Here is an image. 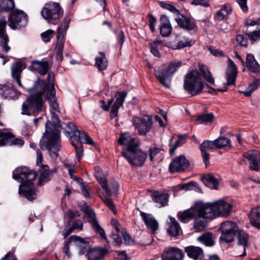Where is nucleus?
I'll return each mask as SVG.
<instances>
[{
	"label": "nucleus",
	"mask_w": 260,
	"mask_h": 260,
	"mask_svg": "<svg viewBox=\"0 0 260 260\" xmlns=\"http://www.w3.org/2000/svg\"><path fill=\"white\" fill-rule=\"evenodd\" d=\"M56 92L53 86L48 88L46 95V100L50 106V111L52 123L48 121L46 124V131L40 140V147L42 149H47L52 157H57L56 151L61 149V141L58 128H63L57 113H60L57 103Z\"/></svg>",
	"instance_id": "f257e3e1"
},
{
	"label": "nucleus",
	"mask_w": 260,
	"mask_h": 260,
	"mask_svg": "<svg viewBox=\"0 0 260 260\" xmlns=\"http://www.w3.org/2000/svg\"><path fill=\"white\" fill-rule=\"evenodd\" d=\"M118 143L124 146L122 150V156L132 166L141 167L143 165L147 154L139 148L136 140L128 133L121 135Z\"/></svg>",
	"instance_id": "f03ea898"
},
{
	"label": "nucleus",
	"mask_w": 260,
	"mask_h": 260,
	"mask_svg": "<svg viewBox=\"0 0 260 260\" xmlns=\"http://www.w3.org/2000/svg\"><path fill=\"white\" fill-rule=\"evenodd\" d=\"M37 173L26 167L16 168L13 173V178L20 182L19 194L29 201L37 197L32 181L36 178Z\"/></svg>",
	"instance_id": "7ed1b4c3"
},
{
	"label": "nucleus",
	"mask_w": 260,
	"mask_h": 260,
	"mask_svg": "<svg viewBox=\"0 0 260 260\" xmlns=\"http://www.w3.org/2000/svg\"><path fill=\"white\" fill-rule=\"evenodd\" d=\"M63 124L71 131L67 133L70 134L72 145L76 150L77 159L78 161H80L83 152L82 143L94 145V142L84 132L78 130L74 123L70 122Z\"/></svg>",
	"instance_id": "20e7f679"
},
{
	"label": "nucleus",
	"mask_w": 260,
	"mask_h": 260,
	"mask_svg": "<svg viewBox=\"0 0 260 260\" xmlns=\"http://www.w3.org/2000/svg\"><path fill=\"white\" fill-rule=\"evenodd\" d=\"M181 65L179 61L164 64L155 70V76L161 84L169 88L173 75Z\"/></svg>",
	"instance_id": "39448f33"
},
{
	"label": "nucleus",
	"mask_w": 260,
	"mask_h": 260,
	"mask_svg": "<svg viewBox=\"0 0 260 260\" xmlns=\"http://www.w3.org/2000/svg\"><path fill=\"white\" fill-rule=\"evenodd\" d=\"M183 87L184 89L192 96L198 95L202 92L204 84L198 70H193L185 75Z\"/></svg>",
	"instance_id": "423d86ee"
},
{
	"label": "nucleus",
	"mask_w": 260,
	"mask_h": 260,
	"mask_svg": "<svg viewBox=\"0 0 260 260\" xmlns=\"http://www.w3.org/2000/svg\"><path fill=\"white\" fill-rule=\"evenodd\" d=\"M42 92L31 95L23 103L21 114L22 115L37 116L43 109V101Z\"/></svg>",
	"instance_id": "0eeeda50"
},
{
	"label": "nucleus",
	"mask_w": 260,
	"mask_h": 260,
	"mask_svg": "<svg viewBox=\"0 0 260 260\" xmlns=\"http://www.w3.org/2000/svg\"><path fill=\"white\" fill-rule=\"evenodd\" d=\"M63 11L60 5L56 2L46 3L41 11L42 16L49 23L59 19L63 15Z\"/></svg>",
	"instance_id": "6e6552de"
},
{
	"label": "nucleus",
	"mask_w": 260,
	"mask_h": 260,
	"mask_svg": "<svg viewBox=\"0 0 260 260\" xmlns=\"http://www.w3.org/2000/svg\"><path fill=\"white\" fill-rule=\"evenodd\" d=\"M95 177L98 182L101 185L103 189L105 191V193H99V196L104 202V203L108 207V208L114 213H116V210L110 197L111 196V189L108 187L106 177L102 172L95 174Z\"/></svg>",
	"instance_id": "1a4fd4ad"
},
{
	"label": "nucleus",
	"mask_w": 260,
	"mask_h": 260,
	"mask_svg": "<svg viewBox=\"0 0 260 260\" xmlns=\"http://www.w3.org/2000/svg\"><path fill=\"white\" fill-rule=\"evenodd\" d=\"M221 235L220 240L224 243H231L235 239L236 233L238 231V227L235 222L227 220L223 222L219 228Z\"/></svg>",
	"instance_id": "9d476101"
},
{
	"label": "nucleus",
	"mask_w": 260,
	"mask_h": 260,
	"mask_svg": "<svg viewBox=\"0 0 260 260\" xmlns=\"http://www.w3.org/2000/svg\"><path fill=\"white\" fill-rule=\"evenodd\" d=\"M133 125L137 133L141 136H146L152 127V119L148 115L142 117H134L132 120Z\"/></svg>",
	"instance_id": "9b49d317"
},
{
	"label": "nucleus",
	"mask_w": 260,
	"mask_h": 260,
	"mask_svg": "<svg viewBox=\"0 0 260 260\" xmlns=\"http://www.w3.org/2000/svg\"><path fill=\"white\" fill-rule=\"evenodd\" d=\"M198 218L212 219L216 217L214 202L204 203L198 202L194 205Z\"/></svg>",
	"instance_id": "f8f14e48"
},
{
	"label": "nucleus",
	"mask_w": 260,
	"mask_h": 260,
	"mask_svg": "<svg viewBox=\"0 0 260 260\" xmlns=\"http://www.w3.org/2000/svg\"><path fill=\"white\" fill-rule=\"evenodd\" d=\"M27 16L23 11L15 10L9 17V26L13 29L24 27L27 23Z\"/></svg>",
	"instance_id": "ddd939ff"
},
{
	"label": "nucleus",
	"mask_w": 260,
	"mask_h": 260,
	"mask_svg": "<svg viewBox=\"0 0 260 260\" xmlns=\"http://www.w3.org/2000/svg\"><path fill=\"white\" fill-rule=\"evenodd\" d=\"M84 213L88 216V222L91 224L94 232L100 235L102 239L107 241L105 231L99 223L93 210L87 207L84 209Z\"/></svg>",
	"instance_id": "4468645a"
},
{
	"label": "nucleus",
	"mask_w": 260,
	"mask_h": 260,
	"mask_svg": "<svg viewBox=\"0 0 260 260\" xmlns=\"http://www.w3.org/2000/svg\"><path fill=\"white\" fill-rule=\"evenodd\" d=\"M242 156L247 159L249 168L252 170L257 171L260 169V151L251 150L243 153Z\"/></svg>",
	"instance_id": "2eb2a0df"
},
{
	"label": "nucleus",
	"mask_w": 260,
	"mask_h": 260,
	"mask_svg": "<svg viewBox=\"0 0 260 260\" xmlns=\"http://www.w3.org/2000/svg\"><path fill=\"white\" fill-rule=\"evenodd\" d=\"M189 163L186 157L180 155L176 157L170 164L169 171L172 173L180 172L186 169Z\"/></svg>",
	"instance_id": "dca6fc26"
},
{
	"label": "nucleus",
	"mask_w": 260,
	"mask_h": 260,
	"mask_svg": "<svg viewBox=\"0 0 260 260\" xmlns=\"http://www.w3.org/2000/svg\"><path fill=\"white\" fill-rule=\"evenodd\" d=\"M24 141L16 138L14 135L11 133L0 130V146L4 145H17L22 146Z\"/></svg>",
	"instance_id": "f3484780"
},
{
	"label": "nucleus",
	"mask_w": 260,
	"mask_h": 260,
	"mask_svg": "<svg viewBox=\"0 0 260 260\" xmlns=\"http://www.w3.org/2000/svg\"><path fill=\"white\" fill-rule=\"evenodd\" d=\"M216 216L226 217L231 212L233 205L224 200H219L214 202Z\"/></svg>",
	"instance_id": "a211bd4d"
},
{
	"label": "nucleus",
	"mask_w": 260,
	"mask_h": 260,
	"mask_svg": "<svg viewBox=\"0 0 260 260\" xmlns=\"http://www.w3.org/2000/svg\"><path fill=\"white\" fill-rule=\"evenodd\" d=\"M89 240V238H83L76 235H72L64 242L63 251L65 253L66 255L68 257V258H70L71 256V254L69 251V244L70 243L74 242L76 244L86 245L88 244Z\"/></svg>",
	"instance_id": "6ab92c4d"
},
{
	"label": "nucleus",
	"mask_w": 260,
	"mask_h": 260,
	"mask_svg": "<svg viewBox=\"0 0 260 260\" xmlns=\"http://www.w3.org/2000/svg\"><path fill=\"white\" fill-rule=\"evenodd\" d=\"M140 215L148 230L154 234L158 229L159 224L157 220L151 214L140 212Z\"/></svg>",
	"instance_id": "aec40b11"
},
{
	"label": "nucleus",
	"mask_w": 260,
	"mask_h": 260,
	"mask_svg": "<svg viewBox=\"0 0 260 260\" xmlns=\"http://www.w3.org/2000/svg\"><path fill=\"white\" fill-rule=\"evenodd\" d=\"M7 22L5 18H0V39L2 40L0 43V49L5 53H7L10 49V47L8 45L9 38L5 32Z\"/></svg>",
	"instance_id": "412c9836"
},
{
	"label": "nucleus",
	"mask_w": 260,
	"mask_h": 260,
	"mask_svg": "<svg viewBox=\"0 0 260 260\" xmlns=\"http://www.w3.org/2000/svg\"><path fill=\"white\" fill-rule=\"evenodd\" d=\"M25 68L26 65L25 63L21 62H16L12 64L11 68L12 78L17 83L18 85L22 88H23V87L21 82L20 78L22 72Z\"/></svg>",
	"instance_id": "4be33fe9"
},
{
	"label": "nucleus",
	"mask_w": 260,
	"mask_h": 260,
	"mask_svg": "<svg viewBox=\"0 0 260 260\" xmlns=\"http://www.w3.org/2000/svg\"><path fill=\"white\" fill-rule=\"evenodd\" d=\"M183 253L181 250L170 247L164 250L161 255L162 260H182Z\"/></svg>",
	"instance_id": "5701e85b"
},
{
	"label": "nucleus",
	"mask_w": 260,
	"mask_h": 260,
	"mask_svg": "<svg viewBox=\"0 0 260 260\" xmlns=\"http://www.w3.org/2000/svg\"><path fill=\"white\" fill-rule=\"evenodd\" d=\"M227 63L226 71L227 85H231L235 83L237 75V68L234 61L230 58L228 59Z\"/></svg>",
	"instance_id": "b1692460"
},
{
	"label": "nucleus",
	"mask_w": 260,
	"mask_h": 260,
	"mask_svg": "<svg viewBox=\"0 0 260 260\" xmlns=\"http://www.w3.org/2000/svg\"><path fill=\"white\" fill-rule=\"evenodd\" d=\"M200 150L201 151V155L203 157L204 162L205 164L206 167H207L208 165H210V155L207 152L206 149L212 150L216 149V145L215 141H209V140H205L202 142V143L200 145Z\"/></svg>",
	"instance_id": "393cba45"
},
{
	"label": "nucleus",
	"mask_w": 260,
	"mask_h": 260,
	"mask_svg": "<svg viewBox=\"0 0 260 260\" xmlns=\"http://www.w3.org/2000/svg\"><path fill=\"white\" fill-rule=\"evenodd\" d=\"M56 170L57 169L56 168L50 170L48 165H42L39 169L40 175L39 179V184L42 185L50 180L53 175L56 172Z\"/></svg>",
	"instance_id": "a878e982"
},
{
	"label": "nucleus",
	"mask_w": 260,
	"mask_h": 260,
	"mask_svg": "<svg viewBox=\"0 0 260 260\" xmlns=\"http://www.w3.org/2000/svg\"><path fill=\"white\" fill-rule=\"evenodd\" d=\"M178 219L182 223H187L192 219L198 218V215L194 206L184 211H180L177 214Z\"/></svg>",
	"instance_id": "bb28decb"
},
{
	"label": "nucleus",
	"mask_w": 260,
	"mask_h": 260,
	"mask_svg": "<svg viewBox=\"0 0 260 260\" xmlns=\"http://www.w3.org/2000/svg\"><path fill=\"white\" fill-rule=\"evenodd\" d=\"M176 21L179 26L189 31L197 29V26L194 20L184 15H181L180 17L176 18Z\"/></svg>",
	"instance_id": "cd10ccee"
},
{
	"label": "nucleus",
	"mask_w": 260,
	"mask_h": 260,
	"mask_svg": "<svg viewBox=\"0 0 260 260\" xmlns=\"http://www.w3.org/2000/svg\"><path fill=\"white\" fill-rule=\"evenodd\" d=\"M30 68L32 70L36 71L41 75H45L47 74L49 69V63L45 59L41 61H33L31 62Z\"/></svg>",
	"instance_id": "c85d7f7f"
},
{
	"label": "nucleus",
	"mask_w": 260,
	"mask_h": 260,
	"mask_svg": "<svg viewBox=\"0 0 260 260\" xmlns=\"http://www.w3.org/2000/svg\"><path fill=\"white\" fill-rule=\"evenodd\" d=\"M83 222L80 219H74L69 228L64 229L62 232L63 238H66L72 232H79L83 230Z\"/></svg>",
	"instance_id": "c756f323"
},
{
	"label": "nucleus",
	"mask_w": 260,
	"mask_h": 260,
	"mask_svg": "<svg viewBox=\"0 0 260 260\" xmlns=\"http://www.w3.org/2000/svg\"><path fill=\"white\" fill-rule=\"evenodd\" d=\"M160 35L163 37H168L171 34L172 30V27L168 18L166 15H162L160 18Z\"/></svg>",
	"instance_id": "7c9ffc66"
},
{
	"label": "nucleus",
	"mask_w": 260,
	"mask_h": 260,
	"mask_svg": "<svg viewBox=\"0 0 260 260\" xmlns=\"http://www.w3.org/2000/svg\"><path fill=\"white\" fill-rule=\"evenodd\" d=\"M0 95L5 99L13 100L17 98L20 93L15 89L4 85L0 86Z\"/></svg>",
	"instance_id": "2f4dec72"
},
{
	"label": "nucleus",
	"mask_w": 260,
	"mask_h": 260,
	"mask_svg": "<svg viewBox=\"0 0 260 260\" xmlns=\"http://www.w3.org/2000/svg\"><path fill=\"white\" fill-rule=\"evenodd\" d=\"M169 197L168 193L160 191H154L151 196L152 201L157 204L159 207H164L168 204Z\"/></svg>",
	"instance_id": "473e14b6"
},
{
	"label": "nucleus",
	"mask_w": 260,
	"mask_h": 260,
	"mask_svg": "<svg viewBox=\"0 0 260 260\" xmlns=\"http://www.w3.org/2000/svg\"><path fill=\"white\" fill-rule=\"evenodd\" d=\"M237 240L239 247H242L243 252L240 254V256H243L246 255V248L248 247V241L249 239L248 235L244 231L239 230L237 231Z\"/></svg>",
	"instance_id": "72a5a7b5"
},
{
	"label": "nucleus",
	"mask_w": 260,
	"mask_h": 260,
	"mask_svg": "<svg viewBox=\"0 0 260 260\" xmlns=\"http://www.w3.org/2000/svg\"><path fill=\"white\" fill-rule=\"evenodd\" d=\"M246 64L247 68L250 72L260 75V66L253 55H247Z\"/></svg>",
	"instance_id": "f704fd0d"
},
{
	"label": "nucleus",
	"mask_w": 260,
	"mask_h": 260,
	"mask_svg": "<svg viewBox=\"0 0 260 260\" xmlns=\"http://www.w3.org/2000/svg\"><path fill=\"white\" fill-rule=\"evenodd\" d=\"M232 11L231 6L229 4H224L222 8L216 13L214 16V19L218 21L226 19L229 15L232 13Z\"/></svg>",
	"instance_id": "c9c22d12"
},
{
	"label": "nucleus",
	"mask_w": 260,
	"mask_h": 260,
	"mask_svg": "<svg viewBox=\"0 0 260 260\" xmlns=\"http://www.w3.org/2000/svg\"><path fill=\"white\" fill-rule=\"evenodd\" d=\"M249 218L251 225L260 229V206H258L251 209Z\"/></svg>",
	"instance_id": "e433bc0d"
},
{
	"label": "nucleus",
	"mask_w": 260,
	"mask_h": 260,
	"mask_svg": "<svg viewBox=\"0 0 260 260\" xmlns=\"http://www.w3.org/2000/svg\"><path fill=\"white\" fill-rule=\"evenodd\" d=\"M246 25L250 26L260 25V18L248 20L246 22ZM246 35L250 40L256 41L260 39V28L247 33Z\"/></svg>",
	"instance_id": "4c0bfd02"
},
{
	"label": "nucleus",
	"mask_w": 260,
	"mask_h": 260,
	"mask_svg": "<svg viewBox=\"0 0 260 260\" xmlns=\"http://www.w3.org/2000/svg\"><path fill=\"white\" fill-rule=\"evenodd\" d=\"M167 231L169 235L173 237H176L182 233V230L179 222L176 219L171 217L169 223Z\"/></svg>",
	"instance_id": "58836bf2"
},
{
	"label": "nucleus",
	"mask_w": 260,
	"mask_h": 260,
	"mask_svg": "<svg viewBox=\"0 0 260 260\" xmlns=\"http://www.w3.org/2000/svg\"><path fill=\"white\" fill-rule=\"evenodd\" d=\"M70 21L71 19L69 17L65 18L61 24L58 26L57 35V41H61L63 42L64 37L69 28Z\"/></svg>",
	"instance_id": "ea45409f"
},
{
	"label": "nucleus",
	"mask_w": 260,
	"mask_h": 260,
	"mask_svg": "<svg viewBox=\"0 0 260 260\" xmlns=\"http://www.w3.org/2000/svg\"><path fill=\"white\" fill-rule=\"evenodd\" d=\"M185 251L189 257L194 259H198L202 256L203 253V250L200 247L194 246L186 247Z\"/></svg>",
	"instance_id": "a19ab883"
},
{
	"label": "nucleus",
	"mask_w": 260,
	"mask_h": 260,
	"mask_svg": "<svg viewBox=\"0 0 260 260\" xmlns=\"http://www.w3.org/2000/svg\"><path fill=\"white\" fill-rule=\"evenodd\" d=\"M202 179L205 185L212 189H217L218 181L212 174H208L205 175L202 177Z\"/></svg>",
	"instance_id": "79ce46f5"
},
{
	"label": "nucleus",
	"mask_w": 260,
	"mask_h": 260,
	"mask_svg": "<svg viewBox=\"0 0 260 260\" xmlns=\"http://www.w3.org/2000/svg\"><path fill=\"white\" fill-rule=\"evenodd\" d=\"M105 255V250L103 249H91L87 254L88 260H103Z\"/></svg>",
	"instance_id": "37998d69"
},
{
	"label": "nucleus",
	"mask_w": 260,
	"mask_h": 260,
	"mask_svg": "<svg viewBox=\"0 0 260 260\" xmlns=\"http://www.w3.org/2000/svg\"><path fill=\"white\" fill-rule=\"evenodd\" d=\"M99 71H102L106 69L108 66V61L104 52L99 53V56L95 58V64Z\"/></svg>",
	"instance_id": "c03bdc74"
},
{
	"label": "nucleus",
	"mask_w": 260,
	"mask_h": 260,
	"mask_svg": "<svg viewBox=\"0 0 260 260\" xmlns=\"http://www.w3.org/2000/svg\"><path fill=\"white\" fill-rule=\"evenodd\" d=\"M199 69L202 73L204 79L210 84H214V79L211 72L209 71L207 66L204 64H199Z\"/></svg>",
	"instance_id": "a18cd8bd"
},
{
	"label": "nucleus",
	"mask_w": 260,
	"mask_h": 260,
	"mask_svg": "<svg viewBox=\"0 0 260 260\" xmlns=\"http://www.w3.org/2000/svg\"><path fill=\"white\" fill-rule=\"evenodd\" d=\"M213 119V113H206L198 116L196 119V122L197 124H208L212 122Z\"/></svg>",
	"instance_id": "49530a36"
},
{
	"label": "nucleus",
	"mask_w": 260,
	"mask_h": 260,
	"mask_svg": "<svg viewBox=\"0 0 260 260\" xmlns=\"http://www.w3.org/2000/svg\"><path fill=\"white\" fill-rule=\"evenodd\" d=\"M260 85V79H255L251 84H249L247 89L241 92L243 93L245 96H249L252 93L255 91Z\"/></svg>",
	"instance_id": "de8ad7c7"
},
{
	"label": "nucleus",
	"mask_w": 260,
	"mask_h": 260,
	"mask_svg": "<svg viewBox=\"0 0 260 260\" xmlns=\"http://www.w3.org/2000/svg\"><path fill=\"white\" fill-rule=\"evenodd\" d=\"M64 47V42L63 41H57L56 45L54 48V53L56 56V59L58 61H62L63 59L62 51Z\"/></svg>",
	"instance_id": "09e8293b"
},
{
	"label": "nucleus",
	"mask_w": 260,
	"mask_h": 260,
	"mask_svg": "<svg viewBox=\"0 0 260 260\" xmlns=\"http://www.w3.org/2000/svg\"><path fill=\"white\" fill-rule=\"evenodd\" d=\"M198 241L205 244L206 246H211L214 244L212 240V235L210 233H206L198 238Z\"/></svg>",
	"instance_id": "8fccbe9b"
},
{
	"label": "nucleus",
	"mask_w": 260,
	"mask_h": 260,
	"mask_svg": "<svg viewBox=\"0 0 260 260\" xmlns=\"http://www.w3.org/2000/svg\"><path fill=\"white\" fill-rule=\"evenodd\" d=\"M126 96L127 92L125 91L116 92L115 94L116 101L113 105L120 107L122 106Z\"/></svg>",
	"instance_id": "3c124183"
},
{
	"label": "nucleus",
	"mask_w": 260,
	"mask_h": 260,
	"mask_svg": "<svg viewBox=\"0 0 260 260\" xmlns=\"http://www.w3.org/2000/svg\"><path fill=\"white\" fill-rule=\"evenodd\" d=\"M54 78V73L53 72H49L48 73V76H47V80L48 81V85H47L44 81H42L41 84L43 86V90L40 91V92H42V93H43L46 91H47V92L48 91V88H50L51 86H53L54 87V85L53 84Z\"/></svg>",
	"instance_id": "603ef678"
},
{
	"label": "nucleus",
	"mask_w": 260,
	"mask_h": 260,
	"mask_svg": "<svg viewBox=\"0 0 260 260\" xmlns=\"http://www.w3.org/2000/svg\"><path fill=\"white\" fill-rule=\"evenodd\" d=\"M187 139V136L185 135H179L178 136V139L177 141L175 142V143L171 147L170 149V153L171 154H172L175 152V150L178 147L182 145L183 144L185 143L186 140Z\"/></svg>",
	"instance_id": "864d4df0"
},
{
	"label": "nucleus",
	"mask_w": 260,
	"mask_h": 260,
	"mask_svg": "<svg viewBox=\"0 0 260 260\" xmlns=\"http://www.w3.org/2000/svg\"><path fill=\"white\" fill-rule=\"evenodd\" d=\"M15 6L13 0H4L0 5V12H8L12 10Z\"/></svg>",
	"instance_id": "5fc2aeb1"
},
{
	"label": "nucleus",
	"mask_w": 260,
	"mask_h": 260,
	"mask_svg": "<svg viewBox=\"0 0 260 260\" xmlns=\"http://www.w3.org/2000/svg\"><path fill=\"white\" fill-rule=\"evenodd\" d=\"M216 148L220 149L225 146H231V140L226 137H220L215 140Z\"/></svg>",
	"instance_id": "6e6d98bb"
},
{
	"label": "nucleus",
	"mask_w": 260,
	"mask_h": 260,
	"mask_svg": "<svg viewBox=\"0 0 260 260\" xmlns=\"http://www.w3.org/2000/svg\"><path fill=\"white\" fill-rule=\"evenodd\" d=\"M159 5L163 9L169 10L175 14H180V11L177 9L174 5L170 3L161 1L159 2Z\"/></svg>",
	"instance_id": "4d7b16f0"
},
{
	"label": "nucleus",
	"mask_w": 260,
	"mask_h": 260,
	"mask_svg": "<svg viewBox=\"0 0 260 260\" xmlns=\"http://www.w3.org/2000/svg\"><path fill=\"white\" fill-rule=\"evenodd\" d=\"M161 41L156 40L151 43H150V51L154 56L159 57H160V53L158 51V46H160Z\"/></svg>",
	"instance_id": "13d9d810"
},
{
	"label": "nucleus",
	"mask_w": 260,
	"mask_h": 260,
	"mask_svg": "<svg viewBox=\"0 0 260 260\" xmlns=\"http://www.w3.org/2000/svg\"><path fill=\"white\" fill-rule=\"evenodd\" d=\"M208 222L205 220H197L194 222L193 228L196 232L203 231L207 226Z\"/></svg>",
	"instance_id": "bf43d9fd"
},
{
	"label": "nucleus",
	"mask_w": 260,
	"mask_h": 260,
	"mask_svg": "<svg viewBox=\"0 0 260 260\" xmlns=\"http://www.w3.org/2000/svg\"><path fill=\"white\" fill-rule=\"evenodd\" d=\"M54 33V31L52 29H48L42 33L41 36L43 42L45 43L49 42L50 39L53 37Z\"/></svg>",
	"instance_id": "052dcab7"
},
{
	"label": "nucleus",
	"mask_w": 260,
	"mask_h": 260,
	"mask_svg": "<svg viewBox=\"0 0 260 260\" xmlns=\"http://www.w3.org/2000/svg\"><path fill=\"white\" fill-rule=\"evenodd\" d=\"M236 41L240 46L244 47H246L248 43L247 38L242 34H239L237 36Z\"/></svg>",
	"instance_id": "680f3d73"
},
{
	"label": "nucleus",
	"mask_w": 260,
	"mask_h": 260,
	"mask_svg": "<svg viewBox=\"0 0 260 260\" xmlns=\"http://www.w3.org/2000/svg\"><path fill=\"white\" fill-rule=\"evenodd\" d=\"M206 49L208 50H209L210 51V53L212 55H213V56H223V53H222V52L219 51L218 49L214 48V47H213L212 46H204V49L205 50Z\"/></svg>",
	"instance_id": "e2e57ef3"
},
{
	"label": "nucleus",
	"mask_w": 260,
	"mask_h": 260,
	"mask_svg": "<svg viewBox=\"0 0 260 260\" xmlns=\"http://www.w3.org/2000/svg\"><path fill=\"white\" fill-rule=\"evenodd\" d=\"M191 41L189 39H185L179 41L177 44V48L181 49L191 46Z\"/></svg>",
	"instance_id": "0e129e2a"
},
{
	"label": "nucleus",
	"mask_w": 260,
	"mask_h": 260,
	"mask_svg": "<svg viewBox=\"0 0 260 260\" xmlns=\"http://www.w3.org/2000/svg\"><path fill=\"white\" fill-rule=\"evenodd\" d=\"M160 149L156 147H153L149 149V155L151 161L153 160L154 157L160 152Z\"/></svg>",
	"instance_id": "69168bd1"
},
{
	"label": "nucleus",
	"mask_w": 260,
	"mask_h": 260,
	"mask_svg": "<svg viewBox=\"0 0 260 260\" xmlns=\"http://www.w3.org/2000/svg\"><path fill=\"white\" fill-rule=\"evenodd\" d=\"M65 214L67 217H68L70 219H73L75 217L80 216L79 212L77 210L74 211L70 210L66 212Z\"/></svg>",
	"instance_id": "338daca9"
},
{
	"label": "nucleus",
	"mask_w": 260,
	"mask_h": 260,
	"mask_svg": "<svg viewBox=\"0 0 260 260\" xmlns=\"http://www.w3.org/2000/svg\"><path fill=\"white\" fill-rule=\"evenodd\" d=\"M191 4L194 6H202L205 7L209 6V3L205 0H193Z\"/></svg>",
	"instance_id": "774afa93"
}]
</instances>
